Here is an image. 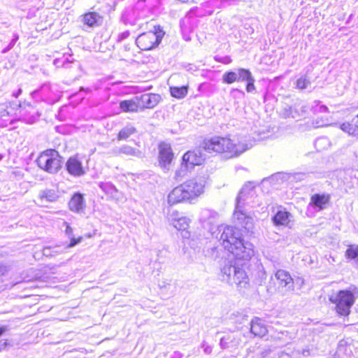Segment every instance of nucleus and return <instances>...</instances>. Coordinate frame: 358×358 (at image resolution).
<instances>
[{
	"mask_svg": "<svg viewBox=\"0 0 358 358\" xmlns=\"http://www.w3.org/2000/svg\"><path fill=\"white\" fill-rule=\"evenodd\" d=\"M206 180L203 176L190 178L174 187L167 195L169 206L189 203L200 197L205 192Z\"/></svg>",
	"mask_w": 358,
	"mask_h": 358,
	"instance_id": "1",
	"label": "nucleus"
},
{
	"mask_svg": "<svg viewBox=\"0 0 358 358\" xmlns=\"http://www.w3.org/2000/svg\"><path fill=\"white\" fill-rule=\"evenodd\" d=\"M254 188L255 185L252 182H248L243 187L237 196L236 209L234 213V220L238 224L247 229H250L252 227L253 218L242 210V206L250 197L253 196Z\"/></svg>",
	"mask_w": 358,
	"mask_h": 358,
	"instance_id": "2",
	"label": "nucleus"
},
{
	"mask_svg": "<svg viewBox=\"0 0 358 358\" xmlns=\"http://www.w3.org/2000/svg\"><path fill=\"white\" fill-rule=\"evenodd\" d=\"M220 278L230 285H236L238 287L245 288L249 284V278L243 266L225 264L221 268Z\"/></svg>",
	"mask_w": 358,
	"mask_h": 358,
	"instance_id": "3",
	"label": "nucleus"
},
{
	"mask_svg": "<svg viewBox=\"0 0 358 358\" xmlns=\"http://www.w3.org/2000/svg\"><path fill=\"white\" fill-rule=\"evenodd\" d=\"M253 145L252 141L245 137L237 138H224L223 152L227 158L236 157L250 149Z\"/></svg>",
	"mask_w": 358,
	"mask_h": 358,
	"instance_id": "4",
	"label": "nucleus"
},
{
	"mask_svg": "<svg viewBox=\"0 0 358 358\" xmlns=\"http://www.w3.org/2000/svg\"><path fill=\"white\" fill-rule=\"evenodd\" d=\"M329 300L336 305V313L343 316L350 315V308L355 301L353 294L348 290H341L331 294Z\"/></svg>",
	"mask_w": 358,
	"mask_h": 358,
	"instance_id": "5",
	"label": "nucleus"
},
{
	"mask_svg": "<svg viewBox=\"0 0 358 358\" xmlns=\"http://www.w3.org/2000/svg\"><path fill=\"white\" fill-rule=\"evenodd\" d=\"M38 166L50 173H57L61 168V157L55 150L43 152L36 160Z\"/></svg>",
	"mask_w": 358,
	"mask_h": 358,
	"instance_id": "6",
	"label": "nucleus"
},
{
	"mask_svg": "<svg viewBox=\"0 0 358 358\" xmlns=\"http://www.w3.org/2000/svg\"><path fill=\"white\" fill-rule=\"evenodd\" d=\"M218 231L220 235L217 236L216 238L228 251L242 240L240 230L233 227L222 225L219 227Z\"/></svg>",
	"mask_w": 358,
	"mask_h": 358,
	"instance_id": "7",
	"label": "nucleus"
},
{
	"mask_svg": "<svg viewBox=\"0 0 358 358\" xmlns=\"http://www.w3.org/2000/svg\"><path fill=\"white\" fill-rule=\"evenodd\" d=\"M163 35L153 31L143 33L137 37L136 43L142 50H149L160 43Z\"/></svg>",
	"mask_w": 358,
	"mask_h": 358,
	"instance_id": "8",
	"label": "nucleus"
},
{
	"mask_svg": "<svg viewBox=\"0 0 358 358\" xmlns=\"http://www.w3.org/2000/svg\"><path fill=\"white\" fill-rule=\"evenodd\" d=\"M229 252L231 253L236 259L243 261H249L255 255L253 245L249 242H243V239Z\"/></svg>",
	"mask_w": 358,
	"mask_h": 358,
	"instance_id": "9",
	"label": "nucleus"
},
{
	"mask_svg": "<svg viewBox=\"0 0 358 358\" xmlns=\"http://www.w3.org/2000/svg\"><path fill=\"white\" fill-rule=\"evenodd\" d=\"M169 222L175 229L182 232L185 231L189 234L187 229L191 223V219L187 216L182 215L179 211L174 210L169 215Z\"/></svg>",
	"mask_w": 358,
	"mask_h": 358,
	"instance_id": "10",
	"label": "nucleus"
},
{
	"mask_svg": "<svg viewBox=\"0 0 358 358\" xmlns=\"http://www.w3.org/2000/svg\"><path fill=\"white\" fill-rule=\"evenodd\" d=\"M66 166L68 173L71 176L79 177L85 174L83 159L78 155L71 157L67 160Z\"/></svg>",
	"mask_w": 358,
	"mask_h": 358,
	"instance_id": "11",
	"label": "nucleus"
},
{
	"mask_svg": "<svg viewBox=\"0 0 358 358\" xmlns=\"http://www.w3.org/2000/svg\"><path fill=\"white\" fill-rule=\"evenodd\" d=\"M159 165L163 169L169 170V165L173 158L171 147L168 143H161L159 145Z\"/></svg>",
	"mask_w": 358,
	"mask_h": 358,
	"instance_id": "12",
	"label": "nucleus"
},
{
	"mask_svg": "<svg viewBox=\"0 0 358 358\" xmlns=\"http://www.w3.org/2000/svg\"><path fill=\"white\" fill-rule=\"evenodd\" d=\"M203 161L204 157L199 151H188L182 157V166L190 169L194 166L201 164Z\"/></svg>",
	"mask_w": 358,
	"mask_h": 358,
	"instance_id": "13",
	"label": "nucleus"
},
{
	"mask_svg": "<svg viewBox=\"0 0 358 358\" xmlns=\"http://www.w3.org/2000/svg\"><path fill=\"white\" fill-rule=\"evenodd\" d=\"M245 336L241 333L230 334L221 338L220 345L222 348H236L245 343Z\"/></svg>",
	"mask_w": 358,
	"mask_h": 358,
	"instance_id": "14",
	"label": "nucleus"
},
{
	"mask_svg": "<svg viewBox=\"0 0 358 358\" xmlns=\"http://www.w3.org/2000/svg\"><path fill=\"white\" fill-rule=\"evenodd\" d=\"M275 276L278 281L280 287L285 288L286 291L294 290V279L289 272L279 269L275 272Z\"/></svg>",
	"mask_w": 358,
	"mask_h": 358,
	"instance_id": "15",
	"label": "nucleus"
},
{
	"mask_svg": "<svg viewBox=\"0 0 358 358\" xmlns=\"http://www.w3.org/2000/svg\"><path fill=\"white\" fill-rule=\"evenodd\" d=\"M86 207L85 200L80 193H75L69 202V208L71 211L76 213L84 212Z\"/></svg>",
	"mask_w": 358,
	"mask_h": 358,
	"instance_id": "16",
	"label": "nucleus"
},
{
	"mask_svg": "<svg viewBox=\"0 0 358 358\" xmlns=\"http://www.w3.org/2000/svg\"><path fill=\"white\" fill-rule=\"evenodd\" d=\"M224 138L215 137L203 142V149L208 153L223 152Z\"/></svg>",
	"mask_w": 358,
	"mask_h": 358,
	"instance_id": "17",
	"label": "nucleus"
},
{
	"mask_svg": "<svg viewBox=\"0 0 358 358\" xmlns=\"http://www.w3.org/2000/svg\"><path fill=\"white\" fill-rule=\"evenodd\" d=\"M292 215L290 213L285 210H279L273 218V221L276 226H285L291 228Z\"/></svg>",
	"mask_w": 358,
	"mask_h": 358,
	"instance_id": "18",
	"label": "nucleus"
},
{
	"mask_svg": "<svg viewBox=\"0 0 358 358\" xmlns=\"http://www.w3.org/2000/svg\"><path fill=\"white\" fill-rule=\"evenodd\" d=\"M250 332L258 337H263L267 333L268 330L264 322L259 317H255L250 322Z\"/></svg>",
	"mask_w": 358,
	"mask_h": 358,
	"instance_id": "19",
	"label": "nucleus"
},
{
	"mask_svg": "<svg viewBox=\"0 0 358 358\" xmlns=\"http://www.w3.org/2000/svg\"><path fill=\"white\" fill-rule=\"evenodd\" d=\"M99 187L106 195L113 199L121 201L124 198L122 194L110 182H100Z\"/></svg>",
	"mask_w": 358,
	"mask_h": 358,
	"instance_id": "20",
	"label": "nucleus"
},
{
	"mask_svg": "<svg viewBox=\"0 0 358 358\" xmlns=\"http://www.w3.org/2000/svg\"><path fill=\"white\" fill-rule=\"evenodd\" d=\"M217 217V213L209 209H202L199 213V221L203 227L211 225Z\"/></svg>",
	"mask_w": 358,
	"mask_h": 358,
	"instance_id": "21",
	"label": "nucleus"
},
{
	"mask_svg": "<svg viewBox=\"0 0 358 358\" xmlns=\"http://www.w3.org/2000/svg\"><path fill=\"white\" fill-rule=\"evenodd\" d=\"M329 199L327 194H315L311 196L310 204L318 208L319 210H322L329 203Z\"/></svg>",
	"mask_w": 358,
	"mask_h": 358,
	"instance_id": "22",
	"label": "nucleus"
},
{
	"mask_svg": "<svg viewBox=\"0 0 358 358\" xmlns=\"http://www.w3.org/2000/svg\"><path fill=\"white\" fill-rule=\"evenodd\" d=\"M242 71H248V69L240 68L236 71H227L222 76V81L227 84H232L236 81H241L240 78L241 72Z\"/></svg>",
	"mask_w": 358,
	"mask_h": 358,
	"instance_id": "23",
	"label": "nucleus"
},
{
	"mask_svg": "<svg viewBox=\"0 0 358 358\" xmlns=\"http://www.w3.org/2000/svg\"><path fill=\"white\" fill-rule=\"evenodd\" d=\"M159 96L156 94H146L141 96V101L144 107L154 108L159 102Z\"/></svg>",
	"mask_w": 358,
	"mask_h": 358,
	"instance_id": "24",
	"label": "nucleus"
},
{
	"mask_svg": "<svg viewBox=\"0 0 358 358\" xmlns=\"http://www.w3.org/2000/svg\"><path fill=\"white\" fill-rule=\"evenodd\" d=\"M38 197L42 202H54L57 201L59 195L55 190L46 189L39 192Z\"/></svg>",
	"mask_w": 358,
	"mask_h": 358,
	"instance_id": "25",
	"label": "nucleus"
},
{
	"mask_svg": "<svg viewBox=\"0 0 358 358\" xmlns=\"http://www.w3.org/2000/svg\"><path fill=\"white\" fill-rule=\"evenodd\" d=\"M101 20V16L94 12L87 13L83 16V22L89 27L99 24Z\"/></svg>",
	"mask_w": 358,
	"mask_h": 358,
	"instance_id": "26",
	"label": "nucleus"
},
{
	"mask_svg": "<svg viewBox=\"0 0 358 358\" xmlns=\"http://www.w3.org/2000/svg\"><path fill=\"white\" fill-rule=\"evenodd\" d=\"M240 78H241V81H247L246 90L248 92H252L255 90L254 84L255 79L249 70L242 71L241 72Z\"/></svg>",
	"mask_w": 358,
	"mask_h": 358,
	"instance_id": "27",
	"label": "nucleus"
},
{
	"mask_svg": "<svg viewBox=\"0 0 358 358\" xmlns=\"http://www.w3.org/2000/svg\"><path fill=\"white\" fill-rule=\"evenodd\" d=\"M114 153L117 155L124 154L128 156H134L138 157L141 156L140 150L134 149V148L127 145L114 150Z\"/></svg>",
	"mask_w": 358,
	"mask_h": 358,
	"instance_id": "28",
	"label": "nucleus"
},
{
	"mask_svg": "<svg viewBox=\"0 0 358 358\" xmlns=\"http://www.w3.org/2000/svg\"><path fill=\"white\" fill-rule=\"evenodd\" d=\"M120 107L123 112H136L139 106L134 100H126L120 102Z\"/></svg>",
	"mask_w": 358,
	"mask_h": 358,
	"instance_id": "29",
	"label": "nucleus"
},
{
	"mask_svg": "<svg viewBox=\"0 0 358 358\" xmlns=\"http://www.w3.org/2000/svg\"><path fill=\"white\" fill-rule=\"evenodd\" d=\"M136 132V128L132 125H127L122 128L117 135V139L125 141Z\"/></svg>",
	"mask_w": 358,
	"mask_h": 358,
	"instance_id": "30",
	"label": "nucleus"
},
{
	"mask_svg": "<svg viewBox=\"0 0 358 358\" xmlns=\"http://www.w3.org/2000/svg\"><path fill=\"white\" fill-rule=\"evenodd\" d=\"M170 92L172 96L177 99H182L187 94L188 86L171 87Z\"/></svg>",
	"mask_w": 358,
	"mask_h": 358,
	"instance_id": "31",
	"label": "nucleus"
},
{
	"mask_svg": "<svg viewBox=\"0 0 358 358\" xmlns=\"http://www.w3.org/2000/svg\"><path fill=\"white\" fill-rule=\"evenodd\" d=\"M345 257L348 259H356L358 262V245H350L345 252Z\"/></svg>",
	"mask_w": 358,
	"mask_h": 358,
	"instance_id": "32",
	"label": "nucleus"
},
{
	"mask_svg": "<svg viewBox=\"0 0 358 358\" xmlns=\"http://www.w3.org/2000/svg\"><path fill=\"white\" fill-rule=\"evenodd\" d=\"M310 85V82L306 76H301L296 81V87L299 90H305Z\"/></svg>",
	"mask_w": 358,
	"mask_h": 358,
	"instance_id": "33",
	"label": "nucleus"
},
{
	"mask_svg": "<svg viewBox=\"0 0 358 358\" xmlns=\"http://www.w3.org/2000/svg\"><path fill=\"white\" fill-rule=\"evenodd\" d=\"M340 129L349 136H353L354 135V124L349 122H345L340 124Z\"/></svg>",
	"mask_w": 358,
	"mask_h": 358,
	"instance_id": "34",
	"label": "nucleus"
},
{
	"mask_svg": "<svg viewBox=\"0 0 358 358\" xmlns=\"http://www.w3.org/2000/svg\"><path fill=\"white\" fill-rule=\"evenodd\" d=\"M331 124L328 123V120L327 118H317L313 122V127H327L330 126Z\"/></svg>",
	"mask_w": 358,
	"mask_h": 358,
	"instance_id": "35",
	"label": "nucleus"
},
{
	"mask_svg": "<svg viewBox=\"0 0 358 358\" xmlns=\"http://www.w3.org/2000/svg\"><path fill=\"white\" fill-rule=\"evenodd\" d=\"M70 240V243L66 245V248H73L83 241V237L79 236L78 238H75L74 236L68 238Z\"/></svg>",
	"mask_w": 358,
	"mask_h": 358,
	"instance_id": "36",
	"label": "nucleus"
},
{
	"mask_svg": "<svg viewBox=\"0 0 358 358\" xmlns=\"http://www.w3.org/2000/svg\"><path fill=\"white\" fill-rule=\"evenodd\" d=\"M58 253L59 252L57 250H52V248L49 247H46L43 250V254L47 257H52Z\"/></svg>",
	"mask_w": 358,
	"mask_h": 358,
	"instance_id": "37",
	"label": "nucleus"
},
{
	"mask_svg": "<svg viewBox=\"0 0 358 358\" xmlns=\"http://www.w3.org/2000/svg\"><path fill=\"white\" fill-rule=\"evenodd\" d=\"M64 226L65 227L64 233L67 238L71 237L73 235V229L69 225V224L66 222H64Z\"/></svg>",
	"mask_w": 358,
	"mask_h": 358,
	"instance_id": "38",
	"label": "nucleus"
},
{
	"mask_svg": "<svg viewBox=\"0 0 358 358\" xmlns=\"http://www.w3.org/2000/svg\"><path fill=\"white\" fill-rule=\"evenodd\" d=\"M329 145V141L327 138H318L317 139V141H315V145L317 147L321 145Z\"/></svg>",
	"mask_w": 358,
	"mask_h": 358,
	"instance_id": "39",
	"label": "nucleus"
},
{
	"mask_svg": "<svg viewBox=\"0 0 358 358\" xmlns=\"http://www.w3.org/2000/svg\"><path fill=\"white\" fill-rule=\"evenodd\" d=\"M294 284L297 285L299 288L301 289L304 285V280L301 277H298L294 280Z\"/></svg>",
	"mask_w": 358,
	"mask_h": 358,
	"instance_id": "40",
	"label": "nucleus"
},
{
	"mask_svg": "<svg viewBox=\"0 0 358 358\" xmlns=\"http://www.w3.org/2000/svg\"><path fill=\"white\" fill-rule=\"evenodd\" d=\"M311 352L312 348H310V347H306L302 350L301 354L303 357H308L311 355Z\"/></svg>",
	"mask_w": 358,
	"mask_h": 358,
	"instance_id": "41",
	"label": "nucleus"
},
{
	"mask_svg": "<svg viewBox=\"0 0 358 358\" xmlns=\"http://www.w3.org/2000/svg\"><path fill=\"white\" fill-rule=\"evenodd\" d=\"M8 271V268L6 266L0 264V276L4 275Z\"/></svg>",
	"mask_w": 358,
	"mask_h": 358,
	"instance_id": "42",
	"label": "nucleus"
},
{
	"mask_svg": "<svg viewBox=\"0 0 358 358\" xmlns=\"http://www.w3.org/2000/svg\"><path fill=\"white\" fill-rule=\"evenodd\" d=\"M317 110L320 112V113H327L328 112L329 109L328 108L324 106V105H321L318 107V109Z\"/></svg>",
	"mask_w": 358,
	"mask_h": 358,
	"instance_id": "43",
	"label": "nucleus"
},
{
	"mask_svg": "<svg viewBox=\"0 0 358 358\" xmlns=\"http://www.w3.org/2000/svg\"><path fill=\"white\" fill-rule=\"evenodd\" d=\"M354 130L353 137L358 138V124H354Z\"/></svg>",
	"mask_w": 358,
	"mask_h": 358,
	"instance_id": "44",
	"label": "nucleus"
},
{
	"mask_svg": "<svg viewBox=\"0 0 358 358\" xmlns=\"http://www.w3.org/2000/svg\"><path fill=\"white\" fill-rule=\"evenodd\" d=\"M21 93H22V90L19 89L16 93L13 94V96L17 98Z\"/></svg>",
	"mask_w": 358,
	"mask_h": 358,
	"instance_id": "45",
	"label": "nucleus"
},
{
	"mask_svg": "<svg viewBox=\"0 0 358 358\" xmlns=\"http://www.w3.org/2000/svg\"><path fill=\"white\" fill-rule=\"evenodd\" d=\"M204 351L206 352V353H210L211 352V348L210 347H207L205 348Z\"/></svg>",
	"mask_w": 358,
	"mask_h": 358,
	"instance_id": "46",
	"label": "nucleus"
},
{
	"mask_svg": "<svg viewBox=\"0 0 358 358\" xmlns=\"http://www.w3.org/2000/svg\"><path fill=\"white\" fill-rule=\"evenodd\" d=\"M127 34H128L127 33H124L123 34V37H126Z\"/></svg>",
	"mask_w": 358,
	"mask_h": 358,
	"instance_id": "47",
	"label": "nucleus"
},
{
	"mask_svg": "<svg viewBox=\"0 0 358 358\" xmlns=\"http://www.w3.org/2000/svg\"><path fill=\"white\" fill-rule=\"evenodd\" d=\"M356 117H357V118H358V114L356 115Z\"/></svg>",
	"mask_w": 358,
	"mask_h": 358,
	"instance_id": "48",
	"label": "nucleus"
},
{
	"mask_svg": "<svg viewBox=\"0 0 358 358\" xmlns=\"http://www.w3.org/2000/svg\"><path fill=\"white\" fill-rule=\"evenodd\" d=\"M357 109H358V106H357Z\"/></svg>",
	"mask_w": 358,
	"mask_h": 358,
	"instance_id": "49",
	"label": "nucleus"
}]
</instances>
